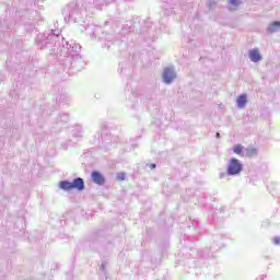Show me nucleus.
<instances>
[{"instance_id": "4468645a", "label": "nucleus", "mask_w": 280, "mask_h": 280, "mask_svg": "<svg viewBox=\"0 0 280 280\" xmlns=\"http://www.w3.org/2000/svg\"><path fill=\"white\" fill-rule=\"evenodd\" d=\"M102 270H104V265L101 266Z\"/></svg>"}, {"instance_id": "0eeeda50", "label": "nucleus", "mask_w": 280, "mask_h": 280, "mask_svg": "<svg viewBox=\"0 0 280 280\" xmlns=\"http://www.w3.org/2000/svg\"><path fill=\"white\" fill-rule=\"evenodd\" d=\"M91 178L93 183H95V185L102 186L106 183V178L104 177V175L97 171L92 172Z\"/></svg>"}, {"instance_id": "f257e3e1", "label": "nucleus", "mask_w": 280, "mask_h": 280, "mask_svg": "<svg viewBox=\"0 0 280 280\" xmlns=\"http://www.w3.org/2000/svg\"><path fill=\"white\" fill-rule=\"evenodd\" d=\"M244 172V163L237 158H231L228 162L226 170L219 172L220 180H226L229 176H240Z\"/></svg>"}, {"instance_id": "9d476101", "label": "nucleus", "mask_w": 280, "mask_h": 280, "mask_svg": "<svg viewBox=\"0 0 280 280\" xmlns=\"http://www.w3.org/2000/svg\"><path fill=\"white\" fill-rule=\"evenodd\" d=\"M257 154H259V150H257V148H255V147H249V148L245 149L244 158L253 159V156H257Z\"/></svg>"}, {"instance_id": "f8f14e48", "label": "nucleus", "mask_w": 280, "mask_h": 280, "mask_svg": "<svg viewBox=\"0 0 280 280\" xmlns=\"http://www.w3.org/2000/svg\"><path fill=\"white\" fill-rule=\"evenodd\" d=\"M273 244H276L277 246H279V244H280V237H279V236H276V237L273 238Z\"/></svg>"}, {"instance_id": "9b49d317", "label": "nucleus", "mask_w": 280, "mask_h": 280, "mask_svg": "<svg viewBox=\"0 0 280 280\" xmlns=\"http://www.w3.org/2000/svg\"><path fill=\"white\" fill-rule=\"evenodd\" d=\"M117 180H126V173H117Z\"/></svg>"}, {"instance_id": "6e6552de", "label": "nucleus", "mask_w": 280, "mask_h": 280, "mask_svg": "<svg viewBox=\"0 0 280 280\" xmlns=\"http://www.w3.org/2000/svg\"><path fill=\"white\" fill-rule=\"evenodd\" d=\"M232 152L234 153V154H236L237 156H241L242 159H244V156H245V150H246V148H244V145H242V144H234L233 147H232Z\"/></svg>"}, {"instance_id": "f03ea898", "label": "nucleus", "mask_w": 280, "mask_h": 280, "mask_svg": "<svg viewBox=\"0 0 280 280\" xmlns=\"http://www.w3.org/2000/svg\"><path fill=\"white\" fill-rule=\"evenodd\" d=\"M59 189L62 191H71V189H77V191H83L84 189V179L78 177L72 182L69 180H61L59 182Z\"/></svg>"}, {"instance_id": "7ed1b4c3", "label": "nucleus", "mask_w": 280, "mask_h": 280, "mask_svg": "<svg viewBox=\"0 0 280 280\" xmlns=\"http://www.w3.org/2000/svg\"><path fill=\"white\" fill-rule=\"evenodd\" d=\"M161 78L163 84H166L167 86H170V84H174V82H176V80L178 79V72H176V67L168 66L163 68Z\"/></svg>"}, {"instance_id": "39448f33", "label": "nucleus", "mask_w": 280, "mask_h": 280, "mask_svg": "<svg viewBox=\"0 0 280 280\" xmlns=\"http://www.w3.org/2000/svg\"><path fill=\"white\" fill-rule=\"evenodd\" d=\"M235 106L238 110H244L248 106V94H240L235 98Z\"/></svg>"}, {"instance_id": "ddd939ff", "label": "nucleus", "mask_w": 280, "mask_h": 280, "mask_svg": "<svg viewBox=\"0 0 280 280\" xmlns=\"http://www.w3.org/2000/svg\"><path fill=\"white\" fill-rule=\"evenodd\" d=\"M150 167L151 170H154V167H156V164H151Z\"/></svg>"}, {"instance_id": "1a4fd4ad", "label": "nucleus", "mask_w": 280, "mask_h": 280, "mask_svg": "<svg viewBox=\"0 0 280 280\" xmlns=\"http://www.w3.org/2000/svg\"><path fill=\"white\" fill-rule=\"evenodd\" d=\"M268 34H276V32H280V21L271 22L267 26Z\"/></svg>"}, {"instance_id": "20e7f679", "label": "nucleus", "mask_w": 280, "mask_h": 280, "mask_svg": "<svg viewBox=\"0 0 280 280\" xmlns=\"http://www.w3.org/2000/svg\"><path fill=\"white\" fill-rule=\"evenodd\" d=\"M247 56L250 62H254V65H259V62L264 60V55L261 54V48L259 47L250 48Z\"/></svg>"}, {"instance_id": "423d86ee", "label": "nucleus", "mask_w": 280, "mask_h": 280, "mask_svg": "<svg viewBox=\"0 0 280 280\" xmlns=\"http://www.w3.org/2000/svg\"><path fill=\"white\" fill-rule=\"evenodd\" d=\"M226 5L230 12H237L244 5V0H228Z\"/></svg>"}]
</instances>
